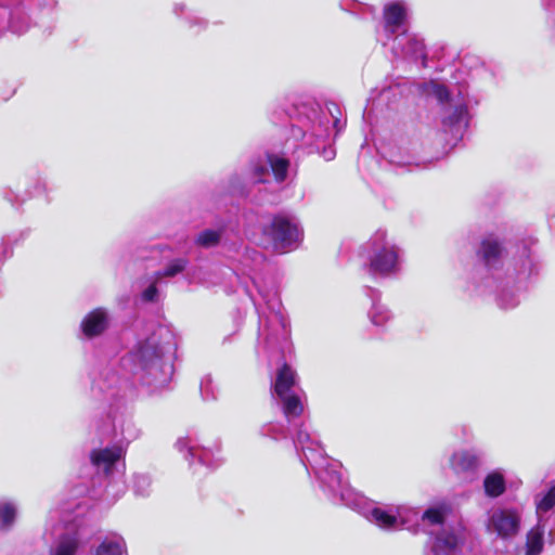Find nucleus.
<instances>
[{"label": "nucleus", "instance_id": "f257e3e1", "mask_svg": "<svg viewBox=\"0 0 555 555\" xmlns=\"http://www.w3.org/2000/svg\"><path fill=\"white\" fill-rule=\"evenodd\" d=\"M261 235L278 254L296 249L304 240L299 224L285 214H275L262 225Z\"/></svg>", "mask_w": 555, "mask_h": 555}, {"label": "nucleus", "instance_id": "f03ea898", "mask_svg": "<svg viewBox=\"0 0 555 555\" xmlns=\"http://www.w3.org/2000/svg\"><path fill=\"white\" fill-rule=\"evenodd\" d=\"M490 522L498 535L507 539L518 533L520 517L514 509H501L492 514Z\"/></svg>", "mask_w": 555, "mask_h": 555}, {"label": "nucleus", "instance_id": "7ed1b4c3", "mask_svg": "<svg viewBox=\"0 0 555 555\" xmlns=\"http://www.w3.org/2000/svg\"><path fill=\"white\" fill-rule=\"evenodd\" d=\"M107 327V315L102 309H94L89 312L81 323L85 336L92 338L101 335Z\"/></svg>", "mask_w": 555, "mask_h": 555}, {"label": "nucleus", "instance_id": "20e7f679", "mask_svg": "<svg viewBox=\"0 0 555 555\" xmlns=\"http://www.w3.org/2000/svg\"><path fill=\"white\" fill-rule=\"evenodd\" d=\"M384 27L387 31L396 34L406 20V10L400 2H391L383 10Z\"/></svg>", "mask_w": 555, "mask_h": 555}, {"label": "nucleus", "instance_id": "39448f33", "mask_svg": "<svg viewBox=\"0 0 555 555\" xmlns=\"http://www.w3.org/2000/svg\"><path fill=\"white\" fill-rule=\"evenodd\" d=\"M398 255L393 248H382L371 260V269L379 274H389L397 268Z\"/></svg>", "mask_w": 555, "mask_h": 555}, {"label": "nucleus", "instance_id": "423d86ee", "mask_svg": "<svg viewBox=\"0 0 555 555\" xmlns=\"http://www.w3.org/2000/svg\"><path fill=\"white\" fill-rule=\"evenodd\" d=\"M296 384V373L289 364L283 362L276 372V378L273 386L274 392L279 398H284Z\"/></svg>", "mask_w": 555, "mask_h": 555}, {"label": "nucleus", "instance_id": "0eeeda50", "mask_svg": "<svg viewBox=\"0 0 555 555\" xmlns=\"http://www.w3.org/2000/svg\"><path fill=\"white\" fill-rule=\"evenodd\" d=\"M121 456L120 448H104L92 450L90 454L91 463L95 466H104L106 474L112 472L114 465L119 461Z\"/></svg>", "mask_w": 555, "mask_h": 555}, {"label": "nucleus", "instance_id": "6e6552de", "mask_svg": "<svg viewBox=\"0 0 555 555\" xmlns=\"http://www.w3.org/2000/svg\"><path fill=\"white\" fill-rule=\"evenodd\" d=\"M462 543L453 531H442L435 538L433 552L436 555H452Z\"/></svg>", "mask_w": 555, "mask_h": 555}, {"label": "nucleus", "instance_id": "1a4fd4ad", "mask_svg": "<svg viewBox=\"0 0 555 555\" xmlns=\"http://www.w3.org/2000/svg\"><path fill=\"white\" fill-rule=\"evenodd\" d=\"M503 247L496 238L487 237L481 241L478 255L486 266H490L492 262L500 259Z\"/></svg>", "mask_w": 555, "mask_h": 555}, {"label": "nucleus", "instance_id": "9d476101", "mask_svg": "<svg viewBox=\"0 0 555 555\" xmlns=\"http://www.w3.org/2000/svg\"><path fill=\"white\" fill-rule=\"evenodd\" d=\"M266 159L271 168L275 182H284L287 179L291 162L286 157L274 153H267Z\"/></svg>", "mask_w": 555, "mask_h": 555}, {"label": "nucleus", "instance_id": "9b49d317", "mask_svg": "<svg viewBox=\"0 0 555 555\" xmlns=\"http://www.w3.org/2000/svg\"><path fill=\"white\" fill-rule=\"evenodd\" d=\"M485 493L489 498H498L506 490L504 476L499 472L488 474L483 480Z\"/></svg>", "mask_w": 555, "mask_h": 555}, {"label": "nucleus", "instance_id": "f8f14e48", "mask_svg": "<svg viewBox=\"0 0 555 555\" xmlns=\"http://www.w3.org/2000/svg\"><path fill=\"white\" fill-rule=\"evenodd\" d=\"M543 546V530L539 526L531 528L526 538V555H540Z\"/></svg>", "mask_w": 555, "mask_h": 555}, {"label": "nucleus", "instance_id": "ddd939ff", "mask_svg": "<svg viewBox=\"0 0 555 555\" xmlns=\"http://www.w3.org/2000/svg\"><path fill=\"white\" fill-rule=\"evenodd\" d=\"M452 465L456 470L468 472L477 467L478 459L468 451H462L452 456Z\"/></svg>", "mask_w": 555, "mask_h": 555}, {"label": "nucleus", "instance_id": "4468645a", "mask_svg": "<svg viewBox=\"0 0 555 555\" xmlns=\"http://www.w3.org/2000/svg\"><path fill=\"white\" fill-rule=\"evenodd\" d=\"M283 401V412L286 417H298L304 412V406L300 398L297 395H284L281 398Z\"/></svg>", "mask_w": 555, "mask_h": 555}, {"label": "nucleus", "instance_id": "2eb2a0df", "mask_svg": "<svg viewBox=\"0 0 555 555\" xmlns=\"http://www.w3.org/2000/svg\"><path fill=\"white\" fill-rule=\"evenodd\" d=\"M78 545V540L75 537L63 535L51 555H75Z\"/></svg>", "mask_w": 555, "mask_h": 555}, {"label": "nucleus", "instance_id": "dca6fc26", "mask_svg": "<svg viewBox=\"0 0 555 555\" xmlns=\"http://www.w3.org/2000/svg\"><path fill=\"white\" fill-rule=\"evenodd\" d=\"M189 261L185 258H177L171 260L163 271L156 272V278H173L183 272L188 267Z\"/></svg>", "mask_w": 555, "mask_h": 555}, {"label": "nucleus", "instance_id": "f3484780", "mask_svg": "<svg viewBox=\"0 0 555 555\" xmlns=\"http://www.w3.org/2000/svg\"><path fill=\"white\" fill-rule=\"evenodd\" d=\"M15 517L16 508L12 503L5 502L0 504V529H9L13 525Z\"/></svg>", "mask_w": 555, "mask_h": 555}, {"label": "nucleus", "instance_id": "a211bd4d", "mask_svg": "<svg viewBox=\"0 0 555 555\" xmlns=\"http://www.w3.org/2000/svg\"><path fill=\"white\" fill-rule=\"evenodd\" d=\"M372 519L383 528H391L397 522V517L388 512L375 507L371 512Z\"/></svg>", "mask_w": 555, "mask_h": 555}, {"label": "nucleus", "instance_id": "6ab92c4d", "mask_svg": "<svg viewBox=\"0 0 555 555\" xmlns=\"http://www.w3.org/2000/svg\"><path fill=\"white\" fill-rule=\"evenodd\" d=\"M94 555H122V547L120 543L105 539L96 547Z\"/></svg>", "mask_w": 555, "mask_h": 555}, {"label": "nucleus", "instance_id": "aec40b11", "mask_svg": "<svg viewBox=\"0 0 555 555\" xmlns=\"http://www.w3.org/2000/svg\"><path fill=\"white\" fill-rule=\"evenodd\" d=\"M466 115L467 107L465 105H457L454 107L453 112L442 120V122L444 126L454 127L460 125Z\"/></svg>", "mask_w": 555, "mask_h": 555}, {"label": "nucleus", "instance_id": "412c9836", "mask_svg": "<svg viewBox=\"0 0 555 555\" xmlns=\"http://www.w3.org/2000/svg\"><path fill=\"white\" fill-rule=\"evenodd\" d=\"M555 506V483L548 489L543 498L537 503V509L543 513L551 511Z\"/></svg>", "mask_w": 555, "mask_h": 555}, {"label": "nucleus", "instance_id": "4be33fe9", "mask_svg": "<svg viewBox=\"0 0 555 555\" xmlns=\"http://www.w3.org/2000/svg\"><path fill=\"white\" fill-rule=\"evenodd\" d=\"M220 241V234L215 230H205L203 231L196 242L204 247H209L217 245Z\"/></svg>", "mask_w": 555, "mask_h": 555}, {"label": "nucleus", "instance_id": "5701e85b", "mask_svg": "<svg viewBox=\"0 0 555 555\" xmlns=\"http://www.w3.org/2000/svg\"><path fill=\"white\" fill-rule=\"evenodd\" d=\"M424 519H427L433 525H442L444 521L443 513L438 508H428L423 515Z\"/></svg>", "mask_w": 555, "mask_h": 555}, {"label": "nucleus", "instance_id": "b1692460", "mask_svg": "<svg viewBox=\"0 0 555 555\" xmlns=\"http://www.w3.org/2000/svg\"><path fill=\"white\" fill-rule=\"evenodd\" d=\"M434 95L440 103L449 102L451 99L448 88L444 85L439 83L434 86Z\"/></svg>", "mask_w": 555, "mask_h": 555}, {"label": "nucleus", "instance_id": "393cba45", "mask_svg": "<svg viewBox=\"0 0 555 555\" xmlns=\"http://www.w3.org/2000/svg\"><path fill=\"white\" fill-rule=\"evenodd\" d=\"M158 295V289L155 283H152L143 293L142 298L145 301L152 302L155 301Z\"/></svg>", "mask_w": 555, "mask_h": 555}, {"label": "nucleus", "instance_id": "a878e982", "mask_svg": "<svg viewBox=\"0 0 555 555\" xmlns=\"http://www.w3.org/2000/svg\"><path fill=\"white\" fill-rule=\"evenodd\" d=\"M144 370H146L147 373L156 380L163 379L162 377L170 371L168 367H144Z\"/></svg>", "mask_w": 555, "mask_h": 555}, {"label": "nucleus", "instance_id": "bb28decb", "mask_svg": "<svg viewBox=\"0 0 555 555\" xmlns=\"http://www.w3.org/2000/svg\"><path fill=\"white\" fill-rule=\"evenodd\" d=\"M267 172L268 170L263 165H256L253 168V173L256 177L258 183L267 182V180L264 179Z\"/></svg>", "mask_w": 555, "mask_h": 555}]
</instances>
